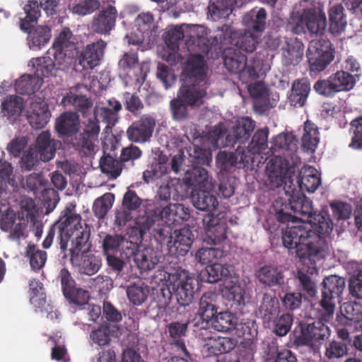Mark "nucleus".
<instances>
[{
  "mask_svg": "<svg viewBox=\"0 0 362 362\" xmlns=\"http://www.w3.org/2000/svg\"><path fill=\"white\" fill-rule=\"evenodd\" d=\"M216 297V293L209 292L204 293L199 300V307L195 320L197 325L202 321V329H206L217 314Z\"/></svg>",
  "mask_w": 362,
  "mask_h": 362,
  "instance_id": "obj_18",
  "label": "nucleus"
},
{
  "mask_svg": "<svg viewBox=\"0 0 362 362\" xmlns=\"http://www.w3.org/2000/svg\"><path fill=\"white\" fill-rule=\"evenodd\" d=\"M257 278L262 284L272 287L284 288L285 278L283 272L276 267L265 265L260 267L256 274Z\"/></svg>",
  "mask_w": 362,
  "mask_h": 362,
  "instance_id": "obj_25",
  "label": "nucleus"
},
{
  "mask_svg": "<svg viewBox=\"0 0 362 362\" xmlns=\"http://www.w3.org/2000/svg\"><path fill=\"white\" fill-rule=\"evenodd\" d=\"M172 230L173 228L168 223L163 222L160 223L155 228H153V230L150 233L159 245L161 246L166 245L169 250L173 240Z\"/></svg>",
  "mask_w": 362,
  "mask_h": 362,
  "instance_id": "obj_53",
  "label": "nucleus"
},
{
  "mask_svg": "<svg viewBox=\"0 0 362 362\" xmlns=\"http://www.w3.org/2000/svg\"><path fill=\"white\" fill-rule=\"evenodd\" d=\"M148 293L149 288L144 283L131 285L127 290L129 301L135 305H141L147 299Z\"/></svg>",
  "mask_w": 362,
  "mask_h": 362,
  "instance_id": "obj_55",
  "label": "nucleus"
},
{
  "mask_svg": "<svg viewBox=\"0 0 362 362\" xmlns=\"http://www.w3.org/2000/svg\"><path fill=\"white\" fill-rule=\"evenodd\" d=\"M322 284V299L320 305L324 312L322 317L327 321L334 315L335 300L339 302L341 295L345 288L346 281L342 277L330 275L323 279Z\"/></svg>",
  "mask_w": 362,
  "mask_h": 362,
  "instance_id": "obj_9",
  "label": "nucleus"
},
{
  "mask_svg": "<svg viewBox=\"0 0 362 362\" xmlns=\"http://www.w3.org/2000/svg\"><path fill=\"white\" fill-rule=\"evenodd\" d=\"M54 224L58 228V240L63 257H66L69 240L83 229L81 216L76 212V204L68 203Z\"/></svg>",
  "mask_w": 362,
  "mask_h": 362,
  "instance_id": "obj_5",
  "label": "nucleus"
},
{
  "mask_svg": "<svg viewBox=\"0 0 362 362\" xmlns=\"http://www.w3.org/2000/svg\"><path fill=\"white\" fill-rule=\"evenodd\" d=\"M134 260L141 272H147L155 267L160 261V257L158 255L157 251L153 248L146 247L136 252L134 255Z\"/></svg>",
  "mask_w": 362,
  "mask_h": 362,
  "instance_id": "obj_34",
  "label": "nucleus"
},
{
  "mask_svg": "<svg viewBox=\"0 0 362 362\" xmlns=\"http://www.w3.org/2000/svg\"><path fill=\"white\" fill-rule=\"evenodd\" d=\"M61 145V141L52 138L49 132L43 131L37 136L35 141V157L43 162H48L54 157L57 149Z\"/></svg>",
  "mask_w": 362,
  "mask_h": 362,
  "instance_id": "obj_16",
  "label": "nucleus"
},
{
  "mask_svg": "<svg viewBox=\"0 0 362 362\" xmlns=\"http://www.w3.org/2000/svg\"><path fill=\"white\" fill-rule=\"evenodd\" d=\"M169 281L173 282V289L175 288L177 303L185 307L192 303L197 288V280L185 272L179 274L178 276L169 274Z\"/></svg>",
  "mask_w": 362,
  "mask_h": 362,
  "instance_id": "obj_12",
  "label": "nucleus"
},
{
  "mask_svg": "<svg viewBox=\"0 0 362 362\" xmlns=\"http://www.w3.org/2000/svg\"><path fill=\"white\" fill-rule=\"evenodd\" d=\"M344 9L341 5H336L331 8L329 12V30L332 34L341 33L346 25Z\"/></svg>",
  "mask_w": 362,
  "mask_h": 362,
  "instance_id": "obj_41",
  "label": "nucleus"
},
{
  "mask_svg": "<svg viewBox=\"0 0 362 362\" xmlns=\"http://www.w3.org/2000/svg\"><path fill=\"white\" fill-rule=\"evenodd\" d=\"M331 42L320 37L313 40L308 46L306 56L310 72L320 73L324 71L334 58Z\"/></svg>",
  "mask_w": 362,
  "mask_h": 362,
  "instance_id": "obj_8",
  "label": "nucleus"
},
{
  "mask_svg": "<svg viewBox=\"0 0 362 362\" xmlns=\"http://www.w3.org/2000/svg\"><path fill=\"white\" fill-rule=\"evenodd\" d=\"M117 11L115 7L108 6L95 16L91 22V30L98 34L107 35L115 26Z\"/></svg>",
  "mask_w": 362,
  "mask_h": 362,
  "instance_id": "obj_17",
  "label": "nucleus"
},
{
  "mask_svg": "<svg viewBox=\"0 0 362 362\" xmlns=\"http://www.w3.org/2000/svg\"><path fill=\"white\" fill-rule=\"evenodd\" d=\"M194 240L192 231L187 227L179 230L169 248V254L176 257L185 256Z\"/></svg>",
  "mask_w": 362,
  "mask_h": 362,
  "instance_id": "obj_23",
  "label": "nucleus"
},
{
  "mask_svg": "<svg viewBox=\"0 0 362 362\" xmlns=\"http://www.w3.org/2000/svg\"><path fill=\"white\" fill-rule=\"evenodd\" d=\"M186 69L195 81H204L206 76V65L202 55L192 54L187 59Z\"/></svg>",
  "mask_w": 362,
  "mask_h": 362,
  "instance_id": "obj_38",
  "label": "nucleus"
},
{
  "mask_svg": "<svg viewBox=\"0 0 362 362\" xmlns=\"http://www.w3.org/2000/svg\"><path fill=\"white\" fill-rule=\"evenodd\" d=\"M224 256V251L217 247H202L195 254V259L203 265L208 266Z\"/></svg>",
  "mask_w": 362,
  "mask_h": 362,
  "instance_id": "obj_52",
  "label": "nucleus"
},
{
  "mask_svg": "<svg viewBox=\"0 0 362 362\" xmlns=\"http://www.w3.org/2000/svg\"><path fill=\"white\" fill-rule=\"evenodd\" d=\"M237 317L228 311L221 312L215 316L210 325L214 329L227 332H230L235 325Z\"/></svg>",
  "mask_w": 362,
  "mask_h": 362,
  "instance_id": "obj_49",
  "label": "nucleus"
},
{
  "mask_svg": "<svg viewBox=\"0 0 362 362\" xmlns=\"http://www.w3.org/2000/svg\"><path fill=\"white\" fill-rule=\"evenodd\" d=\"M255 127V122L248 117L237 120L233 127L232 135L235 142L244 144L248 141Z\"/></svg>",
  "mask_w": 362,
  "mask_h": 362,
  "instance_id": "obj_36",
  "label": "nucleus"
},
{
  "mask_svg": "<svg viewBox=\"0 0 362 362\" xmlns=\"http://www.w3.org/2000/svg\"><path fill=\"white\" fill-rule=\"evenodd\" d=\"M100 167L103 173L113 179L119 177L122 169L125 168L119 158L116 159L107 154L100 158Z\"/></svg>",
  "mask_w": 362,
  "mask_h": 362,
  "instance_id": "obj_47",
  "label": "nucleus"
},
{
  "mask_svg": "<svg viewBox=\"0 0 362 362\" xmlns=\"http://www.w3.org/2000/svg\"><path fill=\"white\" fill-rule=\"evenodd\" d=\"M301 142L303 150L310 153L315 151L320 142L319 129L315 124L310 120H307L304 123Z\"/></svg>",
  "mask_w": 362,
  "mask_h": 362,
  "instance_id": "obj_33",
  "label": "nucleus"
},
{
  "mask_svg": "<svg viewBox=\"0 0 362 362\" xmlns=\"http://www.w3.org/2000/svg\"><path fill=\"white\" fill-rule=\"evenodd\" d=\"M310 90V86L306 79L296 80L291 87L288 100L291 105L302 107L304 105Z\"/></svg>",
  "mask_w": 362,
  "mask_h": 362,
  "instance_id": "obj_32",
  "label": "nucleus"
},
{
  "mask_svg": "<svg viewBox=\"0 0 362 362\" xmlns=\"http://www.w3.org/2000/svg\"><path fill=\"white\" fill-rule=\"evenodd\" d=\"M230 266L218 263L217 261L206 267L203 274L206 275V281L216 283L230 276Z\"/></svg>",
  "mask_w": 362,
  "mask_h": 362,
  "instance_id": "obj_46",
  "label": "nucleus"
},
{
  "mask_svg": "<svg viewBox=\"0 0 362 362\" xmlns=\"http://www.w3.org/2000/svg\"><path fill=\"white\" fill-rule=\"evenodd\" d=\"M164 222L158 202L154 205L150 204L143 216L137 218L136 224L142 237L147 232H151L160 223Z\"/></svg>",
  "mask_w": 362,
  "mask_h": 362,
  "instance_id": "obj_20",
  "label": "nucleus"
},
{
  "mask_svg": "<svg viewBox=\"0 0 362 362\" xmlns=\"http://www.w3.org/2000/svg\"><path fill=\"white\" fill-rule=\"evenodd\" d=\"M39 83H40V81L35 76L24 74L16 81L15 90L18 94L29 95L40 88Z\"/></svg>",
  "mask_w": 362,
  "mask_h": 362,
  "instance_id": "obj_44",
  "label": "nucleus"
},
{
  "mask_svg": "<svg viewBox=\"0 0 362 362\" xmlns=\"http://www.w3.org/2000/svg\"><path fill=\"white\" fill-rule=\"evenodd\" d=\"M282 57L286 65H296L303 55V44L297 37L286 39L282 47Z\"/></svg>",
  "mask_w": 362,
  "mask_h": 362,
  "instance_id": "obj_27",
  "label": "nucleus"
},
{
  "mask_svg": "<svg viewBox=\"0 0 362 362\" xmlns=\"http://www.w3.org/2000/svg\"><path fill=\"white\" fill-rule=\"evenodd\" d=\"M248 93L254 99V107L256 109L264 110L266 107V100L268 98V91L265 86L260 82L250 83L247 86Z\"/></svg>",
  "mask_w": 362,
  "mask_h": 362,
  "instance_id": "obj_48",
  "label": "nucleus"
},
{
  "mask_svg": "<svg viewBox=\"0 0 362 362\" xmlns=\"http://www.w3.org/2000/svg\"><path fill=\"white\" fill-rule=\"evenodd\" d=\"M360 76V74H351L349 71H337L326 79L317 81L313 88L318 94L332 98L339 92L352 90Z\"/></svg>",
  "mask_w": 362,
  "mask_h": 362,
  "instance_id": "obj_6",
  "label": "nucleus"
},
{
  "mask_svg": "<svg viewBox=\"0 0 362 362\" xmlns=\"http://www.w3.org/2000/svg\"><path fill=\"white\" fill-rule=\"evenodd\" d=\"M25 256L29 259L32 270L40 271L44 267L47 259L46 251L40 250L36 245L29 243L25 248Z\"/></svg>",
  "mask_w": 362,
  "mask_h": 362,
  "instance_id": "obj_39",
  "label": "nucleus"
},
{
  "mask_svg": "<svg viewBox=\"0 0 362 362\" xmlns=\"http://www.w3.org/2000/svg\"><path fill=\"white\" fill-rule=\"evenodd\" d=\"M108 107H102L99 110V115L103 121L107 123V128L115 125L118 121V112L122 110V104L115 98L107 100Z\"/></svg>",
  "mask_w": 362,
  "mask_h": 362,
  "instance_id": "obj_42",
  "label": "nucleus"
},
{
  "mask_svg": "<svg viewBox=\"0 0 362 362\" xmlns=\"http://www.w3.org/2000/svg\"><path fill=\"white\" fill-rule=\"evenodd\" d=\"M47 54L52 57V61L54 63V66L57 69L68 68L74 60V52L66 51L65 49H54L52 47L47 52Z\"/></svg>",
  "mask_w": 362,
  "mask_h": 362,
  "instance_id": "obj_43",
  "label": "nucleus"
},
{
  "mask_svg": "<svg viewBox=\"0 0 362 362\" xmlns=\"http://www.w3.org/2000/svg\"><path fill=\"white\" fill-rule=\"evenodd\" d=\"M55 129L64 143L69 142L80 129V120L76 113L66 112L62 113L56 121Z\"/></svg>",
  "mask_w": 362,
  "mask_h": 362,
  "instance_id": "obj_19",
  "label": "nucleus"
},
{
  "mask_svg": "<svg viewBox=\"0 0 362 362\" xmlns=\"http://www.w3.org/2000/svg\"><path fill=\"white\" fill-rule=\"evenodd\" d=\"M158 204L164 222L166 223L175 224L180 221H187L190 217L189 209L182 204L170 203L166 205L160 204L159 202Z\"/></svg>",
  "mask_w": 362,
  "mask_h": 362,
  "instance_id": "obj_24",
  "label": "nucleus"
},
{
  "mask_svg": "<svg viewBox=\"0 0 362 362\" xmlns=\"http://www.w3.org/2000/svg\"><path fill=\"white\" fill-rule=\"evenodd\" d=\"M296 277L299 281L301 290L309 297H315L317 295V286L311 276L308 273H305L302 270H298L297 272Z\"/></svg>",
  "mask_w": 362,
  "mask_h": 362,
  "instance_id": "obj_64",
  "label": "nucleus"
},
{
  "mask_svg": "<svg viewBox=\"0 0 362 362\" xmlns=\"http://www.w3.org/2000/svg\"><path fill=\"white\" fill-rule=\"evenodd\" d=\"M61 104L64 106L74 107L83 116H87L88 112L91 111L93 106L92 102L85 95H78L72 92L67 93L63 96Z\"/></svg>",
  "mask_w": 362,
  "mask_h": 362,
  "instance_id": "obj_37",
  "label": "nucleus"
},
{
  "mask_svg": "<svg viewBox=\"0 0 362 362\" xmlns=\"http://www.w3.org/2000/svg\"><path fill=\"white\" fill-rule=\"evenodd\" d=\"M332 216L337 220H346L350 218L352 213L351 204L339 200H334L329 204Z\"/></svg>",
  "mask_w": 362,
  "mask_h": 362,
  "instance_id": "obj_63",
  "label": "nucleus"
},
{
  "mask_svg": "<svg viewBox=\"0 0 362 362\" xmlns=\"http://www.w3.org/2000/svg\"><path fill=\"white\" fill-rule=\"evenodd\" d=\"M293 316L288 313L276 315L272 320V332L279 337L286 336L291 330L293 325Z\"/></svg>",
  "mask_w": 362,
  "mask_h": 362,
  "instance_id": "obj_51",
  "label": "nucleus"
},
{
  "mask_svg": "<svg viewBox=\"0 0 362 362\" xmlns=\"http://www.w3.org/2000/svg\"><path fill=\"white\" fill-rule=\"evenodd\" d=\"M266 169L272 187L284 186L286 194L290 197L285 209L289 207L308 222L286 227L281 236L284 246L289 250L295 249L300 259L315 262V259L323 258L328 250L325 237L332 230L331 219L314 211L312 201L291 186L294 170L289 166L288 160L275 156L267 163Z\"/></svg>",
  "mask_w": 362,
  "mask_h": 362,
  "instance_id": "obj_1",
  "label": "nucleus"
},
{
  "mask_svg": "<svg viewBox=\"0 0 362 362\" xmlns=\"http://www.w3.org/2000/svg\"><path fill=\"white\" fill-rule=\"evenodd\" d=\"M223 59L225 67L233 74H238L243 83L257 80L264 73V61L257 57H247L237 48L230 47L224 49Z\"/></svg>",
  "mask_w": 362,
  "mask_h": 362,
  "instance_id": "obj_3",
  "label": "nucleus"
},
{
  "mask_svg": "<svg viewBox=\"0 0 362 362\" xmlns=\"http://www.w3.org/2000/svg\"><path fill=\"white\" fill-rule=\"evenodd\" d=\"M269 129H259L256 131L249 144V148L253 153H260L267 148Z\"/></svg>",
  "mask_w": 362,
  "mask_h": 362,
  "instance_id": "obj_56",
  "label": "nucleus"
},
{
  "mask_svg": "<svg viewBox=\"0 0 362 362\" xmlns=\"http://www.w3.org/2000/svg\"><path fill=\"white\" fill-rule=\"evenodd\" d=\"M23 6L25 16L21 18L20 28L22 31L29 33L28 40L31 49L37 50L46 45L51 37V29L47 25H38L33 30V23H36L40 16V8L44 6L42 1H28ZM45 10L47 15H52L57 1H45Z\"/></svg>",
  "mask_w": 362,
  "mask_h": 362,
  "instance_id": "obj_2",
  "label": "nucleus"
},
{
  "mask_svg": "<svg viewBox=\"0 0 362 362\" xmlns=\"http://www.w3.org/2000/svg\"><path fill=\"white\" fill-rule=\"evenodd\" d=\"M348 351L346 342L333 340L326 346L325 356L329 360H334L346 356Z\"/></svg>",
  "mask_w": 362,
  "mask_h": 362,
  "instance_id": "obj_61",
  "label": "nucleus"
},
{
  "mask_svg": "<svg viewBox=\"0 0 362 362\" xmlns=\"http://www.w3.org/2000/svg\"><path fill=\"white\" fill-rule=\"evenodd\" d=\"M114 202V195L112 193H105L96 199L93 205V211L96 217L103 218Z\"/></svg>",
  "mask_w": 362,
  "mask_h": 362,
  "instance_id": "obj_57",
  "label": "nucleus"
},
{
  "mask_svg": "<svg viewBox=\"0 0 362 362\" xmlns=\"http://www.w3.org/2000/svg\"><path fill=\"white\" fill-rule=\"evenodd\" d=\"M24 108L23 100L22 98L11 95L6 96L1 103V112L4 117L13 123L21 115Z\"/></svg>",
  "mask_w": 362,
  "mask_h": 362,
  "instance_id": "obj_29",
  "label": "nucleus"
},
{
  "mask_svg": "<svg viewBox=\"0 0 362 362\" xmlns=\"http://www.w3.org/2000/svg\"><path fill=\"white\" fill-rule=\"evenodd\" d=\"M106 46V42L100 39L83 47L77 52L76 64L80 66L82 71L93 69L100 64Z\"/></svg>",
  "mask_w": 362,
  "mask_h": 362,
  "instance_id": "obj_11",
  "label": "nucleus"
},
{
  "mask_svg": "<svg viewBox=\"0 0 362 362\" xmlns=\"http://www.w3.org/2000/svg\"><path fill=\"white\" fill-rule=\"evenodd\" d=\"M350 132L352 135L349 146L354 150L362 151V116L350 122Z\"/></svg>",
  "mask_w": 362,
  "mask_h": 362,
  "instance_id": "obj_58",
  "label": "nucleus"
},
{
  "mask_svg": "<svg viewBox=\"0 0 362 362\" xmlns=\"http://www.w3.org/2000/svg\"><path fill=\"white\" fill-rule=\"evenodd\" d=\"M100 131L99 122L94 115L83 122V132L69 139L66 144L71 145L79 154L90 156L95 153Z\"/></svg>",
  "mask_w": 362,
  "mask_h": 362,
  "instance_id": "obj_7",
  "label": "nucleus"
},
{
  "mask_svg": "<svg viewBox=\"0 0 362 362\" xmlns=\"http://www.w3.org/2000/svg\"><path fill=\"white\" fill-rule=\"evenodd\" d=\"M156 122L151 117H142L134 122L127 130L129 141L135 143H144L152 136Z\"/></svg>",
  "mask_w": 362,
  "mask_h": 362,
  "instance_id": "obj_15",
  "label": "nucleus"
},
{
  "mask_svg": "<svg viewBox=\"0 0 362 362\" xmlns=\"http://www.w3.org/2000/svg\"><path fill=\"white\" fill-rule=\"evenodd\" d=\"M73 237V247L70 249L71 256L73 255H81L83 252H89L91 243L89 241L90 232L86 228H83L78 233H76Z\"/></svg>",
  "mask_w": 362,
  "mask_h": 362,
  "instance_id": "obj_50",
  "label": "nucleus"
},
{
  "mask_svg": "<svg viewBox=\"0 0 362 362\" xmlns=\"http://www.w3.org/2000/svg\"><path fill=\"white\" fill-rule=\"evenodd\" d=\"M32 111L28 116L30 124L34 129H42L48 123L51 113L44 101L35 102L31 105Z\"/></svg>",
  "mask_w": 362,
  "mask_h": 362,
  "instance_id": "obj_28",
  "label": "nucleus"
},
{
  "mask_svg": "<svg viewBox=\"0 0 362 362\" xmlns=\"http://www.w3.org/2000/svg\"><path fill=\"white\" fill-rule=\"evenodd\" d=\"M297 183L300 191L314 192L321 184V179L317 170L312 166H305L301 168Z\"/></svg>",
  "mask_w": 362,
  "mask_h": 362,
  "instance_id": "obj_26",
  "label": "nucleus"
},
{
  "mask_svg": "<svg viewBox=\"0 0 362 362\" xmlns=\"http://www.w3.org/2000/svg\"><path fill=\"white\" fill-rule=\"evenodd\" d=\"M192 201L194 207L198 210L208 211L210 214H215L218 202L216 196L206 190H199L192 195Z\"/></svg>",
  "mask_w": 362,
  "mask_h": 362,
  "instance_id": "obj_31",
  "label": "nucleus"
},
{
  "mask_svg": "<svg viewBox=\"0 0 362 362\" xmlns=\"http://www.w3.org/2000/svg\"><path fill=\"white\" fill-rule=\"evenodd\" d=\"M257 38L254 33L245 31L242 34L238 31H233L230 26L224 25L221 28V33L215 37V40L221 45L230 44L235 46L239 50L252 53L256 49Z\"/></svg>",
  "mask_w": 362,
  "mask_h": 362,
  "instance_id": "obj_10",
  "label": "nucleus"
},
{
  "mask_svg": "<svg viewBox=\"0 0 362 362\" xmlns=\"http://www.w3.org/2000/svg\"><path fill=\"white\" fill-rule=\"evenodd\" d=\"M330 335L329 327L321 320L312 322L300 321L294 330V343L298 346H308L315 352Z\"/></svg>",
  "mask_w": 362,
  "mask_h": 362,
  "instance_id": "obj_4",
  "label": "nucleus"
},
{
  "mask_svg": "<svg viewBox=\"0 0 362 362\" xmlns=\"http://www.w3.org/2000/svg\"><path fill=\"white\" fill-rule=\"evenodd\" d=\"M73 34L71 30L64 27L55 37L52 47L59 49H65L66 51H72L76 49V45L72 41Z\"/></svg>",
  "mask_w": 362,
  "mask_h": 362,
  "instance_id": "obj_59",
  "label": "nucleus"
},
{
  "mask_svg": "<svg viewBox=\"0 0 362 362\" xmlns=\"http://www.w3.org/2000/svg\"><path fill=\"white\" fill-rule=\"evenodd\" d=\"M223 292L229 300H233L238 305L245 304V288L240 284L231 282L225 286Z\"/></svg>",
  "mask_w": 362,
  "mask_h": 362,
  "instance_id": "obj_60",
  "label": "nucleus"
},
{
  "mask_svg": "<svg viewBox=\"0 0 362 362\" xmlns=\"http://www.w3.org/2000/svg\"><path fill=\"white\" fill-rule=\"evenodd\" d=\"M170 110L173 118L176 121H182L187 119L189 116L188 105L185 103L180 97L171 100L170 103Z\"/></svg>",
  "mask_w": 362,
  "mask_h": 362,
  "instance_id": "obj_62",
  "label": "nucleus"
},
{
  "mask_svg": "<svg viewBox=\"0 0 362 362\" xmlns=\"http://www.w3.org/2000/svg\"><path fill=\"white\" fill-rule=\"evenodd\" d=\"M33 65L35 70V76L42 83V78L52 75L55 69L54 63L52 57L46 54V56L33 59Z\"/></svg>",
  "mask_w": 362,
  "mask_h": 362,
  "instance_id": "obj_45",
  "label": "nucleus"
},
{
  "mask_svg": "<svg viewBox=\"0 0 362 362\" xmlns=\"http://www.w3.org/2000/svg\"><path fill=\"white\" fill-rule=\"evenodd\" d=\"M266 18L267 12L264 8H260L255 14L250 13L245 15L243 18L245 31L254 33L259 37L265 29Z\"/></svg>",
  "mask_w": 362,
  "mask_h": 362,
  "instance_id": "obj_30",
  "label": "nucleus"
},
{
  "mask_svg": "<svg viewBox=\"0 0 362 362\" xmlns=\"http://www.w3.org/2000/svg\"><path fill=\"white\" fill-rule=\"evenodd\" d=\"M187 327L188 323L180 322H173L167 326L170 337L173 340L172 344H174L178 350L183 351L186 354H188V352L182 337L185 336Z\"/></svg>",
  "mask_w": 362,
  "mask_h": 362,
  "instance_id": "obj_40",
  "label": "nucleus"
},
{
  "mask_svg": "<svg viewBox=\"0 0 362 362\" xmlns=\"http://www.w3.org/2000/svg\"><path fill=\"white\" fill-rule=\"evenodd\" d=\"M300 22L313 34L322 35L327 26L325 13L320 9L310 8L304 11Z\"/></svg>",
  "mask_w": 362,
  "mask_h": 362,
  "instance_id": "obj_22",
  "label": "nucleus"
},
{
  "mask_svg": "<svg viewBox=\"0 0 362 362\" xmlns=\"http://www.w3.org/2000/svg\"><path fill=\"white\" fill-rule=\"evenodd\" d=\"M155 300L157 303L156 307L160 310H162L168 313L173 311L174 306L173 304L177 303V302L173 303V293L168 286H163L157 291Z\"/></svg>",
  "mask_w": 362,
  "mask_h": 362,
  "instance_id": "obj_54",
  "label": "nucleus"
},
{
  "mask_svg": "<svg viewBox=\"0 0 362 362\" xmlns=\"http://www.w3.org/2000/svg\"><path fill=\"white\" fill-rule=\"evenodd\" d=\"M280 311L279 303L274 295L264 293L259 307V314L264 322H269Z\"/></svg>",
  "mask_w": 362,
  "mask_h": 362,
  "instance_id": "obj_35",
  "label": "nucleus"
},
{
  "mask_svg": "<svg viewBox=\"0 0 362 362\" xmlns=\"http://www.w3.org/2000/svg\"><path fill=\"white\" fill-rule=\"evenodd\" d=\"M177 95L192 108L200 107L206 96L205 82L194 81L190 83H184L177 91Z\"/></svg>",
  "mask_w": 362,
  "mask_h": 362,
  "instance_id": "obj_14",
  "label": "nucleus"
},
{
  "mask_svg": "<svg viewBox=\"0 0 362 362\" xmlns=\"http://www.w3.org/2000/svg\"><path fill=\"white\" fill-rule=\"evenodd\" d=\"M203 222L206 225L204 240L207 243L218 245L226 240L228 228L226 212L220 211L216 215H206L203 218Z\"/></svg>",
  "mask_w": 362,
  "mask_h": 362,
  "instance_id": "obj_13",
  "label": "nucleus"
},
{
  "mask_svg": "<svg viewBox=\"0 0 362 362\" xmlns=\"http://www.w3.org/2000/svg\"><path fill=\"white\" fill-rule=\"evenodd\" d=\"M70 260L71 264L78 269L79 273L88 276L97 273L102 264L100 258L90 252L73 255Z\"/></svg>",
  "mask_w": 362,
  "mask_h": 362,
  "instance_id": "obj_21",
  "label": "nucleus"
}]
</instances>
